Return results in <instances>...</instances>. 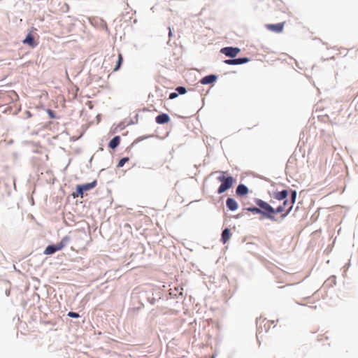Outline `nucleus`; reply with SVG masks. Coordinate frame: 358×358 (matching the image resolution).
<instances>
[{
	"label": "nucleus",
	"instance_id": "dca6fc26",
	"mask_svg": "<svg viewBox=\"0 0 358 358\" xmlns=\"http://www.w3.org/2000/svg\"><path fill=\"white\" fill-rule=\"evenodd\" d=\"M83 194H84V193H83V192L82 190V188L80 187V185H79L76 186V192L73 193L72 195H73V196L74 198H76V197H78V196L83 198Z\"/></svg>",
	"mask_w": 358,
	"mask_h": 358
},
{
	"label": "nucleus",
	"instance_id": "f257e3e1",
	"mask_svg": "<svg viewBox=\"0 0 358 358\" xmlns=\"http://www.w3.org/2000/svg\"><path fill=\"white\" fill-rule=\"evenodd\" d=\"M255 202L261 209V215L262 217H266L272 221H275V217L274 216V214L283 213V208L278 207L277 208H274L269 203L260 199H255Z\"/></svg>",
	"mask_w": 358,
	"mask_h": 358
},
{
	"label": "nucleus",
	"instance_id": "20e7f679",
	"mask_svg": "<svg viewBox=\"0 0 358 358\" xmlns=\"http://www.w3.org/2000/svg\"><path fill=\"white\" fill-rule=\"evenodd\" d=\"M285 24V22L278 24H266V28L273 32L281 33L284 29Z\"/></svg>",
	"mask_w": 358,
	"mask_h": 358
},
{
	"label": "nucleus",
	"instance_id": "423d86ee",
	"mask_svg": "<svg viewBox=\"0 0 358 358\" xmlns=\"http://www.w3.org/2000/svg\"><path fill=\"white\" fill-rule=\"evenodd\" d=\"M296 192L295 190H294L292 192L290 206L287 208V210H286V212H285V213H282L281 215L282 219H284L285 217H286L289 215V213L291 212V210L293 208V205L296 201Z\"/></svg>",
	"mask_w": 358,
	"mask_h": 358
},
{
	"label": "nucleus",
	"instance_id": "c756f323",
	"mask_svg": "<svg viewBox=\"0 0 358 358\" xmlns=\"http://www.w3.org/2000/svg\"><path fill=\"white\" fill-rule=\"evenodd\" d=\"M212 358H214V357H212Z\"/></svg>",
	"mask_w": 358,
	"mask_h": 358
},
{
	"label": "nucleus",
	"instance_id": "2eb2a0df",
	"mask_svg": "<svg viewBox=\"0 0 358 358\" xmlns=\"http://www.w3.org/2000/svg\"><path fill=\"white\" fill-rule=\"evenodd\" d=\"M120 143V138L119 136H115L109 143V147L112 149H115L119 145Z\"/></svg>",
	"mask_w": 358,
	"mask_h": 358
},
{
	"label": "nucleus",
	"instance_id": "0eeeda50",
	"mask_svg": "<svg viewBox=\"0 0 358 358\" xmlns=\"http://www.w3.org/2000/svg\"><path fill=\"white\" fill-rule=\"evenodd\" d=\"M170 117L166 113H162L155 117V121L159 124H166L170 122Z\"/></svg>",
	"mask_w": 358,
	"mask_h": 358
},
{
	"label": "nucleus",
	"instance_id": "393cba45",
	"mask_svg": "<svg viewBox=\"0 0 358 358\" xmlns=\"http://www.w3.org/2000/svg\"><path fill=\"white\" fill-rule=\"evenodd\" d=\"M287 204H288V200H287V199H285V200L284 201V202H283L282 205H280V206H279L278 207H282V208H283V212H285V211L286 212V210H285V208H286V206H287Z\"/></svg>",
	"mask_w": 358,
	"mask_h": 358
},
{
	"label": "nucleus",
	"instance_id": "9d476101",
	"mask_svg": "<svg viewBox=\"0 0 358 358\" xmlns=\"http://www.w3.org/2000/svg\"><path fill=\"white\" fill-rule=\"evenodd\" d=\"M226 204H227V208L230 210H233V211L238 209V203L236 202V201L232 198H228L227 199Z\"/></svg>",
	"mask_w": 358,
	"mask_h": 358
},
{
	"label": "nucleus",
	"instance_id": "4be33fe9",
	"mask_svg": "<svg viewBox=\"0 0 358 358\" xmlns=\"http://www.w3.org/2000/svg\"><path fill=\"white\" fill-rule=\"evenodd\" d=\"M176 91L178 92L179 94H184L186 93L187 90L185 89V87H178L176 89Z\"/></svg>",
	"mask_w": 358,
	"mask_h": 358
},
{
	"label": "nucleus",
	"instance_id": "aec40b11",
	"mask_svg": "<svg viewBox=\"0 0 358 358\" xmlns=\"http://www.w3.org/2000/svg\"><path fill=\"white\" fill-rule=\"evenodd\" d=\"M247 211L251 212L253 214H261V209L257 207H249L245 208Z\"/></svg>",
	"mask_w": 358,
	"mask_h": 358
},
{
	"label": "nucleus",
	"instance_id": "6e6552de",
	"mask_svg": "<svg viewBox=\"0 0 358 358\" xmlns=\"http://www.w3.org/2000/svg\"><path fill=\"white\" fill-rule=\"evenodd\" d=\"M69 241H70L69 236H64L59 243H58L55 245H53L56 251H59V250H61L62 249H63L66 245V244L69 242Z\"/></svg>",
	"mask_w": 358,
	"mask_h": 358
},
{
	"label": "nucleus",
	"instance_id": "f8f14e48",
	"mask_svg": "<svg viewBox=\"0 0 358 358\" xmlns=\"http://www.w3.org/2000/svg\"><path fill=\"white\" fill-rule=\"evenodd\" d=\"M231 236V234L230 232V230L228 228L224 229L222 233V238H221L222 243L224 244L226 243L230 239Z\"/></svg>",
	"mask_w": 358,
	"mask_h": 358
},
{
	"label": "nucleus",
	"instance_id": "bb28decb",
	"mask_svg": "<svg viewBox=\"0 0 358 358\" xmlns=\"http://www.w3.org/2000/svg\"><path fill=\"white\" fill-rule=\"evenodd\" d=\"M224 62L229 65H234V59H226L224 61Z\"/></svg>",
	"mask_w": 358,
	"mask_h": 358
},
{
	"label": "nucleus",
	"instance_id": "4468645a",
	"mask_svg": "<svg viewBox=\"0 0 358 358\" xmlns=\"http://www.w3.org/2000/svg\"><path fill=\"white\" fill-rule=\"evenodd\" d=\"M96 185V181L94 180L92 182L86 183V184L80 185V187L82 188V190L84 193L85 192H87V191H89V190L93 189Z\"/></svg>",
	"mask_w": 358,
	"mask_h": 358
},
{
	"label": "nucleus",
	"instance_id": "b1692460",
	"mask_svg": "<svg viewBox=\"0 0 358 358\" xmlns=\"http://www.w3.org/2000/svg\"><path fill=\"white\" fill-rule=\"evenodd\" d=\"M68 316L73 318H78L79 317V314L75 312H69Z\"/></svg>",
	"mask_w": 358,
	"mask_h": 358
},
{
	"label": "nucleus",
	"instance_id": "c85d7f7f",
	"mask_svg": "<svg viewBox=\"0 0 358 358\" xmlns=\"http://www.w3.org/2000/svg\"><path fill=\"white\" fill-rule=\"evenodd\" d=\"M180 290H181V292H180V294L182 295V290H183V288H180Z\"/></svg>",
	"mask_w": 358,
	"mask_h": 358
},
{
	"label": "nucleus",
	"instance_id": "1a4fd4ad",
	"mask_svg": "<svg viewBox=\"0 0 358 358\" xmlns=\"http://www.w3.org/2000/svg\"><path fill=\"white\" fill-rule=\"evenodd\" d=\"M289 194L287 190H282L281 192H276L273 193V198L278 201L285 200Z\"/></svg>",
	"mask_w": 358,
	"mask_h": 358
},
{
	"label": "nucleus",
	"instance_id": "f03ea898",
	"mask_svg": "<svg viewBox=\"0 0 358 358\" xmlns=\"http://www.w3.org/2000/svg\"><path fill=\"white\" fill-rule=\"evenodd\" d=\"M234 182V179L232 176H228L223 182H222V184L217 189L218 194H222L231 188Z\"/></svg>",
	"mask_w": 358,
	"mask_h": 358
},
{
	"label": "nucleus",
	"instance_id": "ddd939ff",
	"mask_svg": "<svg viewBox=\"0 0 358 358\" xmlns=\"http://www.w3.org/2000/svg\"><path fill=\"white\" fill-rule=\"evenodd\" d=\"M248 193V187L244 185H239L236 189V194L238 196H244Z\"/></svg>",
	"mask_w": 358,
	"mask_h": 358
},
{
	"label": "nucleus",
	"instance_id": "a211bd4d",
	"mask_svg": "<svg viewBox=\"0 0 358 358\" xmlns=\"http://www.w3.org/2000/svg\"><path fill=\"white\" fill-rule=\"evenodd\" d=\"M122 61H123L122 55V54L120 53L118 55V59L117 61V64H116L115 68L113 69L114 71H117V70H119V69L120 68V66L122 63Z\"/></svg>",
	"mask_w": 358,
	"mask_h": 358
},
{
	"label": "nucleus",
	"instance_id": "5701e85b",
	"mask_svg": "<svg viewBox=\"0 0 358 358\" xmlns=\"http://www.w3.org/2000/svg\"><path fill=\"white\" fill-rule=\"evenodd\" d=\"M220 173L221 175L217 177V180L220 182H223L224 180V179L227 178V177H225V176H224L225 172L221 171Z\"/></svg>",
	"mask_w": 358,
	"mask_h": 358
},
{
	"label": "nucleus",
	"instance_id": "7ed1b4c3",
	"mask_svg": "<svg viewBox=\"0 0 358 358\" xmlns=\"http://www.w3.org/2000/svg\"><path fill=\"white\" fill-rule=\"evenodd\" d=\"M241 50L238 48L234 47H225L220 50V52L225 55L229 57H235L239 52Z\"/></svg>",
	"mask_w": 358,
	"mask_h": 358
},
{
	"label": "nucleus",
	"instance_id": "cd10ccee",
	"mask_svg": "<svg viewBox=\"0 0 358 358\" xmlns=\"http://www.w3.org/2000/svg\"><path fill=\"white\" fill-rule=\"evenodd\" d=\"M178 94L176 92H172L169 94V98L170 99H176L177 96H178Z\"/></svg>",
	"mask_w": 358,
	"mask_h": 358
},
{
	"label": "nucleus",
	"instance_id": "f3484780",
	"mask_svg": "<svg viewBox=\"0 0 358 358\" xmlns=\"http://www.w3.org/2000/svg\"><path fill=\"white\" fill-rule=\"evenodd\" d=\"M55 252H57V251H56L54 245H50L44 250V254L45 255H52V254L55 253Z\"/></svg>",
	"mask_w": 358,
	"mask_h": 358
},
{
	"label": "nucleus",
	"instance_id": "39448f33",
	"mask_svg": "<svg viewBox=\"0 0 358 358\" xmlns=\"http://www.w3.org/2000/svg\"><path fill=\"white\" fill-rule=\"evenodd\" d=\"M22 43L32 48H35L38 45V43L36 41L31 33L27 34L26 38L22 41Z\"/></svg>",
	"mask_w": 358,
	"mask_h": 358
},
{
	"label": "nucleus",
	"instance_id": "9b49d317",
	"mask_svg": "<svg viewBox=\"0 0 358 358\" xmlns=\"http://www.w3.org/2000/svg\"><path fill=\"white\" fill-rule=\"evenodd\" d=\"M217 80V76L215 75H209L203 77L201 80V83L203 85H208L214 83Z\"/></svg>",
	"mask_w": 358,
	"mask_h": 358
},
{
	"label": "nucleus",
	"instance_id": "412c9836",
	"mask_svg": "<svg viewBox=\"0 0 358 358\" xmlns=\"http://www.w3.org/2000/svg\"><path fill=\"white\" fill-rule=\"evenodd\" d=\"M129 160V157L122 158L118 163V167H122L124 165V164L127 162Z\"/></svg>",
	"mask_w": 358,
	"mask_h": 358
},
{
	"label": "nucleus",
	"instance_id": "6ab92c4d",
	"mask_svg": "<svg viewBox=\"0 0 358 358\" xmlns=\"http://www.w3.org/2000/svg\"><path fill=\"white\" fill-rule=\"evenodd\" d=\"M249 59L247 57L234 59V65L242 64L248 62Z\"/></svg>",
	"mask_w": 358,
	"mask_h": 358
},
{
	"label": "nucleus",
	"instance_id": "a878e982",
	"mask_svg": "<svg viewBox=\"0 0 358 358\" xmlns=\"http://www.w3.org/2000/svg\"><path fill=\"white\" fill-rule=\"evenodd\" d=\"M47 113H48V115H49V117H50V118H52V119L55 118V114H54V112H53L52 110L48 109V110H47Z\"/></svg>",
	"mask_w": 358,
	"mask_h": 358
}]
</instances>
